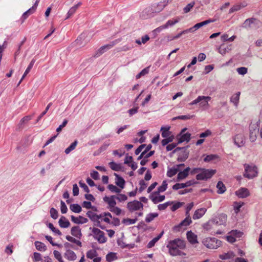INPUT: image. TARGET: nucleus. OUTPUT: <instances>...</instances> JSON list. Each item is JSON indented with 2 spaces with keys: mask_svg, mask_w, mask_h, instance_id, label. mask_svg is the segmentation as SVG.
<instances>
[{
  "mask_svg": "<svg viewBox=\"0 0 262 262\" xmlns=\"http://www.w3.org/2000/svg\"><path fill=\"white\" fill-rule=\"evenodd\" d=\"M166 247L171 255H182L184 253L181 250L185 248L186 243L184 240L178 238L169 241Z\"/></svg>",
  "mask_w": 262,
  "mask_h": 262,
  "instance_id": "f257e3e1",
  "label": "nucleus"
},
{
  "mask_svg": "<svg viewBox=\"0 0 262 262\" xmlns=\"http://www.w3.org/2000/svg\"><path fill=\"white\" fill-rule=\"evenodd\" d=\"M216 172L215 170L206 169L202 168H194L190 171V174L193 175L198 173L196 176L197 180H207L211 178Z\"/></svg>",
  "mask_w": 262,
  "mask_h": 262,
  "instance_id": "f03ea898",
  "label": "nucleus"
},
{
  "mask_svg": "<svg viewBox=\"0 0 262 262\" xmlns=\"http://www.w3.org/2000/svg\"><path fill=\"white\" fill-rule=\"evenodd\" d=\"M227 216L224 213H221L209 220L205 226L207 230H210L213 225H225L227 222Z\"/></svg>",
  "mask_w": 262,
  "mask_h": 262,
  "instance_id": "7ed1b4c3",
  "label": "nucleus"
},
{
  "mask_svg": "<svg viewBox=\"0 0 262 262\" xmlns=\"http://www.w3.org/2000/svg\"><path fill=\"white\" fill-rule=\"evenodd\" d=\"M244 166L245 168L244 177L249 179H252L257 176L258 169L255 165L245 164Z\"/></svg>",
  "mask_w": 262,
  "mask_h": 262,
  "instance_id": "20e7f679",
  "label": "nucleus"
},
{
  "mask_svg": "<svg viewBox=\"0 0 262 262\" xmlns=\"http://www.w3.org/2000/svg\"><path fill=\"white\" fill-rule=\"evenodd\" d=\"M189 147V145L183 147H177L172 151V153L179 151L178 153V157L177 158V161L178 162H184L188 158L189 151L188 150V148Z\"/></svg>",
  "mask_w": 262,
  "mask_h": 262,
  "instance_id": "39448f33",
  "label": "nucleus"
},
{
  "mask_svg": "<svg viewBox=\"0 0 262 262\" xmlns=\"http://www.w3.org/2000/svg\"><path fill=\"white\" fill-rule=\"evenodd\" d=\"M261 26V22L257 18L252 17L246 19L242 25V27L249 29H257Z\"/></svg>",
  "mask_w": 262,
  "mask_h": 262,
  "instance_id": "423d86ee",
  "label": "nucleus"
},
{
  "mask_svg": "<svg viewBox=\"0 0 262 262\" xmlns=\"http://www.w3.org/2000/svg\"><path fill=\"white\" fill-rule=\"evenodd\" d=\"M204 246L209 249H217L222 245V242L215 237H208L203 239Z\"/></svg>",
  "mask_w": 262,
  "mask_h": 262,
  "instance_id": "0eeeda50",
  "label": "nucleus"
},
{
  "mask_svg": "<svg viewBox=\"0 0 262 262\" xmlns=\"http://www.w3.org/2000/svg\"><path fill=\"white\" fill-rule=\"evenodd\" d=\"M210 96H199L196 99L188 104L189 105H192L199 103L200 107L206 108L208 106V102L211 100Z\"/></svg>",
  "mask_w": 262,
  "mask_h": 262,
  "instance_id": "6e6552de",
  "label": "nucleus"
},
{
  "mask_svg": "<svg viewBox=\"0 0 262 262\" xmlns=\"http://www.w3.org/2000/svg\"><path fill=\"white\" fill-rule=\"evenodd\" d=\"M92 232L94 234V238L97 240L99 243L103 244L106 242L107 238L105 236V233L103 231L97 228H93Z\"/></svg>",
  "mask_w": 262,
  "mask_h": 262,
  "instance_id": "1a4fd4ad",
  "label": "nucleus"
},
{
  "mask_svg": "<svg viewBox=\"0 0 262 262\" xmlns=\"http://www.w3.org/2000/svg\"><path fill=\"white\" fill-rule=\"evenodd\" d=\"M127 208L128 210L132 212L135 211H137L140 209H143V204L138 201L134 200L133 201L129 202L127 204Z\"/></svg>",
  "mask_w": 262,
  "mask_h": 262,
  "instance_id": "9d476101",
  "label": "nucleus"
},
{
  "mask_svg": "<svg viewBox=\"0 0 262 262\" xmlns=\"http://www.w3.org/2000/svg\"><path fill=\"white\" fill-rule=\"evenodd\" d=\"M156 13L157 12L155 8V4H153L144 10L142 12V17L144 18L151 17Z\"/></svg>",
  "mask_w": 262,
  "mask_h": 262,
  "instance_id": "9b49d317",
  "label": "nucleus"
},
{
  "mask_svg": "<svg viewBox=\"0 0 262 262\" xmlns=\"http://www.w3.org/2000/svg\"><path fill=\"white\" fill-rule=\"evenodd\" d=\"M121 41L120 39H116L113 41H111L109 43L104 45L102 46L98 51V52L97 53V55L98 56L102 54L105 52H106L107 50L111 49L113 48L115 45Z\"/></svg>",
  "mask_w": 262,
  "mask_h": 262,
  "instance_id": "f8f14e48",
  "label": "nucleus"
},
{
  "mask_svg": "<svg viewBox=\"0 0 262 262\" xmlns=\"http://www.w3.org/2000/svg\"><path fill=\"white\" fill-rule=\"evenodd\" d=\"M198 183L199 182L198 181H195L194 180H191L187 181L185 183H176L173 185L172 189L173 190H177L180 189L184 188Z\"/></svg>",
  "mask_w": 262,
  "mask_h": 262,
  "instance_id": "ddd939ff",
  "label": "nucleus"
},
{
  "mask_svg": "<svg viewBox=\"0 0 262 262\" xmlns=\"http://www.w3.org/2000/svg\"><path fill=\"white\" fill-rule=\"evenodd\" d=\"M233 140L235 145L238 147H241L245 145V137L243 134H238L233 137Z\"/></svg>",
  "mask_w": 262,
  "mask_h": 262,
  "instance_id": "4468645a",
  "label": "nucleus"
},
{
  "mask_svg": "<svg viewBox=\"0 0 262 262\" xmlns=\"http://www.w3.org/2000/svg\"><path fill=\"white\" fill-rule=\"evenodd\" d=\"M236 195L240 198H245L250 195L247 188L242 187L235 192Z\"/></svg>",
  "mask_w": 262,
  "mask_h": 262,
  "instance_id": "2eb2a0df",
  "label": "nucleus"
},
{
  "mask_svg": "<svg viewBox=\"0 0 262 262\" xmlns=\"http://www.w3.org/2000/svg\"><path fill=\"white\" fill-rule=\"evenodd\" d=\"M115 199H116V195H112L110 197L105 196L103 198V201L108 204L109 208H112L116 207V202Z\"/></svg>",
  "mask_w": 262,
  "mask_h": 262,
  "instance_id": "dca6fc26",
  "label": "nucleus"
},
{
  "mask_svg": "<svg viewBox=\"0 0 262 262\" xmlns=\"http://www.w3.org/2000/svg\"><path fill=\"white\" fill-rule=\"evenodd\" d=\"M190 170L189 167L185 168L183 171H179L177 176V181H180L183 179H185L189 174V172Z\"/></svg>",
  "mask_w": 262,
  "mask_h": 262,
  "instance_id": "f3484780",
  "label": "nucleus"
},
{
  "mask_svg": "<svg viewBox=\"0 0 262 262\" xmlns=\"http://www.w3.org/2000/svg\"><path fill=\"white\" fill-rule=\"evenodd\" d=\"M71 234L77 238L80 239L82 237V233L80 228L78 226H74L71 230Z\"/></svg>",
  "mask_w": 262,
  "mask_h": 262,
  "instance_id": "a211bd4d",
  "label": "nucleus"
},
{
  "mask_svg": "<svg viewBox=\"0 0 262 262\" xmlns=\"http://www.w3.org/2000/svg\"><path fill=\"white\" fill-rule=\"evenodd\" d=\"M71 221L75 224H82L86 223L88 222V220L82 216H79L78 217H75L74 215L71 216Z\"/></svg>",
  "mask_w": 262,
  "mask_h": 262,
  "instance_id": "6ab92c4d",
  "label": "nucleus"
},
{
  "mask_svg": "<svg viewBox=\"0 0 262 262\" xmlns=\"http://www.w3.org/2000/svg\"><path fill=\"white\" fill-rule=\"evenodd\" d=\"M207 209L205 208H201L196 210L193 215V219L197 220L200 219L204 215Z\"/></svg>",
  "mask_w": 262,
  "mask_h": 262,
  "instance_id": "aec40b11",
  "label": "nucleus"
},
{
  "mask_svg": "<svg viewBox=\"0 0 262 262\" xmlns=\"http://www.w3.org/2000/svg\"><path fill=\"white\" fill-rule=\"evenodd\" d=\"M187 238L189 242L191 244L198 243L197 236L191 231H188L187 233Z\"/></svg>",
  "mask_w": 262,
  "mask_h": 262,
  "instance_id": "412c9836",
  "label": "nucleus"
},
{
  "mask_svg": "<svg viewBox=\"0 0 262 262\" xmlns=\"http://www.w3.org/2000/svg\"><path fill=\"white\" fill-rule=\"evenodd\" d=\"M250 134H249V139L251 142H254L257 138V133L256 127L254 126L253 127L252 126L250 127Z\"/></svg>",
  "mask_w": 262,
  "mask_h": 262,
  "instance_id": "4be33fe9",
  "label": "nucleus"
},
{
  "mask_svg": "<svg viewBox=\"0 0 262 262\" xmlns=\"http://www.w3.org/2000/svg\"><path fill=\"white\" fill-rule=\"evenodd\" d=\"M114 176L116 177V184L117 186L121 189L124 188L125 186V181L123 178L120 177L118 174L115 173Z\"/></svg>",
  "mask_w": 262,
  "mask_h": 262,
  "instance_id": "5701e85b",
  "label": "nucleus"
},
{
  "mask_svg": "<svg viewBox=\"0 0 262 262\" xmlns=\"http://www.w3.org/2000/svg\"><path fill=\"white\" fill-rule=\"evenodd\" d=\"M64 256L66 258H67L69 260H74L76 259L77 256L75 252L70 249H68L66 250Z\"/></svg>",
  "mask_w": 262,
  "mask_h": 262,
  "instance_id": "b1692460",
  "label": "nucleus"
},
{
  "mask_svg": "<svg viewBox=\"0 0 262 262\" xmlns=\"http://www.w3.org/2000/svg\"><path fill=\"white\" fill-rule=\"evenodd\" d=\"M35 61H36V59H33L31 60V61L29 63L28 67H27V69L26 70L25 73H24V74H23L21 79L19 81L17 85H19L20 84V83L21 82V81L23 80V79H24L25 77L26 76V75L30 72V71L32 69V67H33L35 62Z\"/></svg>",
  "mask_w": 262,
  "mask_h": 262,
  "instance_id": "393cba45",
  "label": "nucleus"
},
{
  "mask_svg": "<svg viewBox=\"0 0 262 262\" xmlns=\"http://www.w3.org/2000/svg\"><path fill=\"white\" fill-rule=\"evenodd\" d=\"M179 136L180 137L178 139V143H181L185 141L189 142L191 138V134L189 133L182 134L181 135L180 134Z\"/></svg>",
  "mask_w": 262,
  "mask_h": 262,
  "instance_id": "a878e982",
  "label": "nucleus"
},
{
  "mask_svg": "<svg viewBox=\"0 0 262 262\" xmlns=\"http://www.w3.org/2000/svg\"><path fill=\"white\" fill-rule=\"evenodd\" d=\"M235 254L232 251H228L227 253H224L219 255V258L222 260H227L233 258L235 256Z\"/></svg>",
  "mask_w": 262,
  "mask_h": 262,
  "instance_id": "bb28decb",
  "label": "nucleus"
},
{
  "mask_svg": "<svg viewBox=\"0 0 262 262\" xmlns=\"http://www.w3.org/2000/svg\"><path fill=\"white\" fill-rule=\"evenodd\" d=\"M58 223L60 227L63 228H68L70 225L69 221L64 216H62L60 218Z\"/></svg>",
  "mask_w": 262,
  "mask_h": 262,
  "instance_id": "cd10ccee",
  "label": "nucleus"
},
{
  "mask_svg": "<svg viewBox=\"0 0 262 262\" xmlns=\"http://www.w3.org/2000/svg\"><path fill=\"white\" fill-rule=\"evenodd\" d=\"M164 234V231H162L157 237L154 238L150 241L147 244V247L148 248H151L153 247L155 244L161 238Z\"/></svg>",
  "mask_w": 262,
  "mask_h": 262,
  "instance_id": "c85d7f7f",
  "label": "nucleus"
},
{
  "mask_svg": "<svg viewBox=\"0 0 262 262\" xmlns=\"http://www.w3.org/2000/svg\"><path fill=\"white\" fill-rule=\"evenodd\" d=\"M240 95L241 92H238L233 94L230 98V102L233 103L235 106H237L238 104Z\"/></svg>",
  "mask_w": 262,
  "mask_h": 262,
  "instance_id": "c756f323",
  "label": "nucleus"
},
{
  "mask_svg": "<svg viewBox=\"0 0 262 262\" xmlns=\"http://www.w3.org/2000/svg\"><path fill=\"white\" fill-rule=\"evenodd\" d=\"M231 50V46H226L224 44L221 45L219 48V52L224 55Z\"/></svg>",
  "mask_w": 262,
  "mask_h": 262,
  "instance_id": "7c9ffc66",
  "label": "nucleus"
},
{
  "mask_svg": "<svg viewBox=\"0 0 262 262\" xmlns=\"http://www.w3.org/2000/svg\"><path fill=\"white\" fill-rule=\"evenodd\" d=\"M246 6V5L244 3H241L239 4H236L232 7L229 11V13H232L236 11H238L240 10L243 8H244Z\"/></svg>",
  "mask_w": 262,
  "mask_h": 262,
  "instance_id": "2f4dec72",
  "label": "nucleus"
},
{
  "mask_svg": "<svg viewBox=\"0 0 262 262\" xmlns=\"http://www.w3.org/2000/svg\"><path fill=\"white\" fill-rule=\"evenodd\" d=\"M81 4L82 3L81 2H79L78 4L71 7L67 13L68 16L66 18H69L72 15H73L75 13L77 9L81 5Z\"/></svg>",
  "mask_w": 262,
  "mask_h": 262,
  "instance_id": "473e14b6",
  "label": "nucleus"
},
{
  "mask_svg": "<svg viewBox=\"0 0 262 262\" xmlns=\"http://www.w3.org/2000/svg\"><path fill=\"white\" fill-rule=\"evenodd\" d=\"M217 189V193L219 194H222L226 190V187L222 181H219L216 185Z\"/></svg>",
  "mask_w": 262,
  "mask_h": 262,
  "instance_id": "72a5a7b5",
  "label": "nucleus"
},
{
  "mask_svg": "<svg viewBox=\"0 0 262 262\" xmlns=\"http://www.w3.org/2000/svg\"><path fill=\"white\" fill-rule=\"evenodd\" d=\"M213 21H214V20L211 19L206 20L205 21L196 24L195 25H194V28H195L196 30H198L199 28H200L205 25H207L210 23H212Z\"/></svg>",
  "mask_w": 262,
  "mask_h": 262,
  "instance_id": "f704fd0d",
  "label": "nucleus"
},
{
  "mask_svg": "<svg viewBox=\"0 0 262 262\" xmlns=\"http://www.w3.org/2000/svg\"><path fill=\"white\" fill-rule=\"evenodd\" d=\"M36 248L40 251H45L47 250L46 246L43 243L39 241H36L34 243Z\"/></svg>",
  "mask_w": 262,
  "mask_h": 262,
  "instance_id": "c9c22d12",
  "label": "nucleus"
},
{
  "mask_svg": "<svg viewBox=\"0 0 262 262\" xmlns=\"http://www.w3.org/2000/svg\"><path fill=\"white\" fill-rule=\"evenodd\" d=\"M108 164L110 168L114 171H120L122 168V166L120 164H117L114 161L110 162Z\"/></svg>",
  "mask_w": 262,
  "mask_h": 262,
  "instance_id": "e433bc0d",
  "label": "nucleus"
},
{
  "mask_svg": "<svg viewBox=\"0 0 262 262\" xmlns=\"http://www.w3.org/2000/svg\"><path fill=\"white\" fill-rule=\"evenodd\" d=\"M170 127H162L161 131L162 132L161 136L163 138H167L170 135V132L169 131Z\"/></svg>",
  "mask_w": 262,
  "mask_h": 262,
  "instance_id": "4c0bfd02",
  "label": "nucleus"
},
{
  "mask_svg": "<svg viewBox=\"0 0 262 262\" xmlns=\"http://www.w3.org/2000/svg\"><path fill=\"white\" fill-rule=\"evenodd\" d=\"M103 212L100 214H97V217H96V224H95V225L96 226H97V227H99V228H100L101 229L104 230L105 229V227L102 225L100 223V222L99 221V219H101V220H102V219L104 217V215H103Z\"/></svg>",
  "mask_w": 262,
  "mask_h": 262,
  "instance_id": "58836bf2",
  "label": "nucleus"
},
{
  "mask_svg": "<svg viewBox=\"0 0 262 262\" xmlns=\"http://www.w3.org/2000/svg\"><path fill=\"white\" fill-rule=\"evenodd\" d=\"M31 116H26L23 117L20 121L19 123L18 124L19 128H23V125L27 123L31 119Z\"/></svg>",
  "mask_w": 262,
  "mask_h": 262,
  "instance_id": "ea45409f",
  "label": "nucleus"
},
{
  "mask_svg": "<svg viewBox=\"0 0 262 262\" xmlns=\"http://www.w3.org/2000/svg\"><path fill=\"white\" fill-rule=\"evenodd\" d=\"M70 208L75 213H80L82 210L81 206L78 204H71L70 206Z\"/></svg>",
  "mask_w": 262,
  "mask_h": 262,
  "instance_id": "a19ab883",
  "label": "nucleus"
},
{
  "mask_svg": "<svg viewBox=\"0 0 262 262\" xmlns=\"http://www.w3.org/2000/svg\"><path fill=\"white\" fill-rule=\"evenodd\" d=\"M180 21V18L177 17L174 19H170L168 20L166 23L164 25L165 29L169 27H171L178 23Z\"/></svg>",
  "mask_w": 262,
  "mask_h": 262,
  "instance_id": "79ce46f5",
  "label": "nucleus"
},
{
  "mask_svg": "<svg viewBox=\"0 0 262 262\" xmlns=\"http://www.w3.org/2000/svg\"><path fill=\"white\" fill-rule=\"evenodd\" d=\"M117 259L116 253L110 252L106 255V260L107 262H112Z\"/></svg>",
  "mask_w": 262,
  "mask_h": 262,
  "instance_id": "37998d69",
  "label": "nucleus"
},
{
  "mask_svg": "<svg viewBox=\"0 0 262 262\" xmlns=\"http://www.w3.org/2000/svg\"><path fill=\"white\" fill-rule=\"evenodd\" d=\"M66 238L69 242H71V243H74L75 244H76L77 246H79V247H82V243L81 242L79 241V240H77L76 239V238L70 236V235H67L66 236Z\"/></svg>",
  "mask_w": 262,
  "mask_h": 262,
  "instance_id": "c03bdc74",
  "label": "nucleus"
},
{
  "mask_svg": "<svg viewBox=\"0 0 262 262\" xmlns=\"http://www.w3.org/2000/svg\"><path fill=\"white\" fill-rule=\"evenodd\" d=\"M78 144L77 140H75L68 148H67L64 152L66 154H69L71 151L73 150Z\"/></svg>",
  "mask_w": 262,
  "mask_h": 262,
  "instance_id": "a18cd8bd",
  "label": "nucleus"
},
{
  "mask_svg": "<svg viewBox=\"0 0 262 262\" xmlns=\"http://www.w3.org/2000/svg\"><path fill=\"white\" fill-rule=\"evenodd\" d=\"M34 12V8H31L28 10L24 12L21 17L22 22H23L30 14L33 13Z\"/></svg>",
  "mask_w": 262,
  "mask_h": 262,
  "instance_id": "49530a36",
  "label": "nucleus"
},
{
  "mask_svg": "<svg viewBox=\"0 0 262 262\" xmlns=\"http://www.w3.org/2000/svg\"><path fill=\"white\" fill-rule=\"evenodd\" d=\"M158 213H150L148 214L145 218V222L147 223H150L151 222L155 217H157L158 216Z\"/></svg>",
  "mask_w": 262,
  "mask_h": 262,
  "instance_id": "de8ad7c7",
  "label": "nucleus"
},
{
  "mask_svg": "<svg viewBox=\"0 0 262 262\" xmlns=\"http://www.w3.org/2000/svg\"><path fill=\"white\" fill-rule=\"evenodd\" d=\"M167 188V184L166 181H164L162 182V185L158 188V190L156 191L155 193H160L165 191Z\"/></svg>",
  "mask_w": 262,
  "mask_h": 262,
  "instance_id": "09e8293b",
  "label": "nucleus"
},
{
  "mask_svg": "<svg viewBox=\"0 0 262 262\" xmlns=\"http://www.w3.org/2000/svg\"><path fill=\"white\" fill-rule=\"evenodd\" d=\"M98 255V253L95 250H90L86 252V257L90 259H93Z\"/></svg>",
  "mask_w": 262,
  "mask_h": 262,
  "instance_id": "8fccbe9b",
  "label": "nucleus"
},
{
  "mask_svg": "<svg viewBox=\"0 0 262 262\" xmlns=\"http://www.w3.org/2000/svg\"><path fill=\"white\" fill-rule=\"evenodd\" d=\"M178 172V170L177 169H175L174 168L171 167L169 168L167 172V176L169 178H171L174 176Z\"/></svg>",
  "mask_w": 262,
  "mask_h": 262,
  "instance_id": "3c124183",
  "label": "nucleus"
},
{
  "mask_svg": "<svg viewBox=\"0 0 262 262\" xmlns=\"http://www.w3.org/2000/svg\"><path fill=\"white\" fill-rule=\"evenodd\" d=\"M86 215L88 217H89L90 220L96 223V217H97V214L92 212V211H88L86 212Z\"/></svg>",
  "mask_w": 262,
  "mask_h": 262,
  "instance_id": "603ef678",
  "label": "nucleus"
},
{
  "mask_svg": "<svg viewBox=\"0 0 262 262\" xmlns=\"http://www.w3.org/2000/svg\"><path fill=\"white\" fill-rule=\"evenodd\" d=\"M192 223L191 217H186L180 223V225H182L185 228Z\"/></svg>",
  "mask_w": 262,
  "mask_h": 262,
  "instance_id": "864d4df0",
  "label": "nucleus"
},
{
  "mask_svg": "<svg viewBox=\"0 0 262 262\" xmlns=\"http://www.w3.org/2000/svg\"><path fill=\"white\" fill-rule=\"evenodd\" d=\"M149 67H147L143 69L139 74H138L136 78V79H139L142 76L145 75L146 74H148L149 72Z\"/></svg>",
  "mask_w": 262,
  "mask_h": 262,
  "instance_id": "5fc2aeb1",
  "label": "nucleus"
},
{
  "mask_svg": "<svg viewBox=\"0 0 262 262\" xmlns=\"http://www.w3.org/2000/svg\"><path fill=\"white\" fill-rule=\"evenodd\" d=\"M166 6L163 2H161L159 4H155V8L157 13L161 12Z\"/></svg>",
  "mask_w": 262,
  "mask_h": 262,
  "instance_id": "6e6d98bb",
  "label": "nucleus"
},
{
  "mask_svg": "<svg viewBox=\"0 0 262 262\" xmlns=\"http://www.w3.org/2000/svg\"><path fill=\"white\" fill-rule=\"evenodd\" d=\"M173 202L169 201L164 204H159L158 206V209L160 210H164L167 208V207L172 204Z\"/></svg>",
  "mask_w": 262,
  "mask_h": 262,
  "instance_id": "4d7b16f0",
  "label": "nucleus"
},
{
  "mask_svg": "<svg viewBox=\"0 0 262 262\" xmlns=\"http://www.w3.org/2000/svg\"><path fill=\"white\" fill-rule=\"evenodd\" d=\"M50 215L52 218L55 220L58 217V212L54 208H51L50 211Z\"/></svg>",
  "mask_w": 262,
  "mask_h": 262,
  "instance_id": "13d9d810",
  "label": "nucleus"
},
{
  "mask_svg": "<svg viewBox=\"0 0 262 262\" xmlns=\"http://www.w3.org/2000/svg\"><path fill=\"white\" fill-rule=\"evenodd\" d=\"M218 158V156L216 155H207L204 159V161L206 162H209L213 161Z\"/></svg>",
  "mask_w": 262,
  "mask_h": 262,
  "instance_id": "bf43d9fd",
  "label": "nucleus"
},
{
  "mask_svg": "<svg viewBox=\"0 0 262 262\" xmlns=\"http://www.w3.org/2000/svg\"><path fill=\"white\" fill-rule=\"evenodd\" d=\"M137 221V219L135 218L134 219H124L122 221V223L126 225H132L135 224Z\"/></svg>",
  "mask_w": 262,
  "mask_h": 262,
  "instance_id": "052dcab7",
  "label": "nucleus"
},
{
  "mask_svg": "<svg viewBox=\"0 0 262 262\" xmlns=\"http://www.w3.org/2000/svg\"><path fill=\"white\" fill-rule=\"evenodd\" d=\"M193 116H191L190 115H181L179 116L173 118L172 120H176L177 119H181V120H188L192 118Z\"/></svg>",
  "mask_w": 262,
  "mask_h": 262,
  "instance_id": "680f3d73",
  "label": "nucleus"
},
{
  "mask_svg": "<svg viewBox=\"0 0 262 262\" xmlns=\"http://www.w3.org/2000/svg\"><path fill=\"white\" fill-rule=\"evenodd\" d=\"M195 3L194 2H191L188 4L186 7H185L183 9V11L184 13H186L190 11L191 9L193 7Z\"/></svg>",
  "mask_w": 262,
  "mask_h": 262,
  "instance_id": "e2e57ef3",
  "label": "nucleus"
},
{
  "mask_svg": "<svg viewBox=\"0 0 262 262\" xmlns=\"http://www.w3.org/2000/svg\"><path fill=\"white\" fill-rule=\"evenodd\" d=\"M243 205V203H241L238 202H235L234 205V210L236 213H238L240 211L241 208Z\"/></svg>",
  "mask_w": 262,
  "mask_h": 262,
  "instance_id": "0e129e2a",
  "label": "nucleus"
},
{
  "mask_svg": "<svg viewBox=\"0 0 262 262\" xmlns=\"http://www.w3.org/2000/svg\"><path fill=\"white\" fill-rule=\"evenodd\" d=\"M139 185L140 186L139 189V192H141L147 187V183H146L143 180H141L139 181Z\"/></svg>",
  "mask_w": 262,
  "mask_h": 262,
  "instance_id": "69168bd1",
  "label": "nucleus"
},
{
  "mask_svg": "<svg viewBox=\"0 0 262 262\" xmlns=\"http://www.w3.org/2000/svg\"><path fill=\"white\" fill-rule=\"evenodd\" d=\"M109 210L110 211L114 213L117 215H119L122 211L121 209L120 208L116 206L112 208H109Z\"/></svg>",
  "mask_w": 262,
  "mask_h": 262,
  "instance_id": "338daca9",
  "label": "nucleus"
},
{
  "mask_svg": "<svg viewBox=\"0 0 262 262\" xmlns=\"http://www.w3.org/2000/svg\"><path fill=\"white\" fill-rule=\"evenodd\" d=\"M55 257L59 261V262H64L62 259L61 255L59 252L57 250H54L53 252Z\"/></svg>",
  "mask_w": 262,
  "mask_h": 262,
  "instance_id": "774afa93",
  "label": "nucleus"
}]
</instances>
